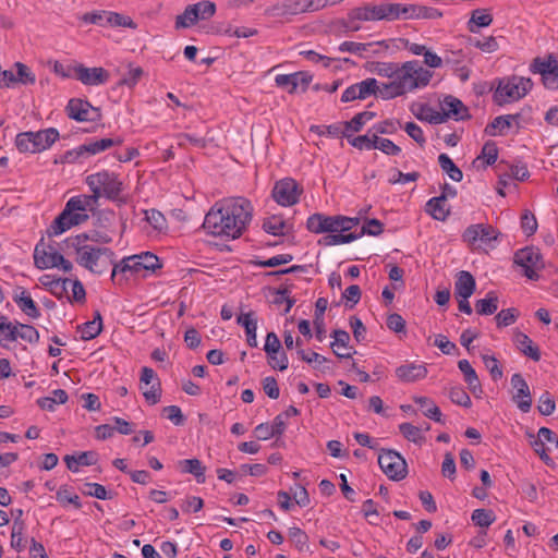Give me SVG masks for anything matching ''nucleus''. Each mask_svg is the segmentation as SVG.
I'll list each match as a JSON object with an SVG mask.
<instances>
[{"instance_id": "f257e3e1", "label": "nucleus", "mask_w": 558, "mask_h": 558, "mask_svg": "<svg viewBox=\"0 0 558 558\" xmlns=\"http://www.w3.org/2000/svg\"><path fill=\"white\" fill-rule=\"evenodd\" d=\"M253 217V206L244 197L216 203L206 214L203 229L214 236L240 238Z\"/></svg>"}, {"instance_id": "f03ea898", "label": "nucleus", "mask_w": 558, "mask_h": 558, "mask_svg": "<svg viewBox=\"0 0 558 558\" xmlns=\"http://www.w3.org/2000/svg\"><path fill=\"white\" fill-rule=\"evenodd\" d=\"M86 184L92 191L90 198L94 203L100 197L114 202L118 206H123L128 203V197L123 195L124 183L119 179V175L108 170H102L92 173L86 177Z\"/></svg>"}, {"instance_id": "7ed1b4c3", "label": "nucleus", "mask_w": 558, "mask_h": 558, "mask_svg": "<svg viewBox=\"0 0 558 558\" xmlns=\"http://www.w3.org/2000/svg\"><path fill=\"white\" fill-rule=\"evenodd\" d=\"M432 72L420 65L418 61H407L398 66L397 73L390 78L402 95L416 88L428 85L432 78Z\"/></svg>"}, {"instance_id": "20e7f679", "label": "nucleus", "mask_w": 558, "mask_h": 558, "mask_svg": "<svg viewBox=\"0 0 558 558\" xmlns=\"http://www.w3.org/2000/svg\"><path fill=\"white\" fill-rule=\"evenodd\" d=\"M533 87V82L527 77L512 76L504 84L499 81L498 87L494 94V100L498 106L512 100H519L524 97Z\"/></svg>"}, {"instance_id": "39448f33", "label": "nucleus", "mask_w": 558, "mask_h": 558, "mask_svg": "<svg viewBox=\"0 0 558 558\" xmlns=\"http://www.w3.org/2000/svg\"><path fill=\"white\" fill-rule=\"evenodd\" d=\"M378 464L386 476L399 482L408 475V464L405 459L396 450L380 449L378 454Z\"/></svg>"}, {"instance_id": "423d86ee", "label": "nucleus", "mask_w": 558, "mask_h": 558, "mask_svg": "<svg viewBox=\"0 0 558 558\" xmlns=\"http://www.w3.org/2000/svg\"><path fill=\"white\" fill-rule=\"evenodd\" d=\"M513 260L524 269L523 275L530 280H538V270L545 267L539 250L534 246L517 251Z\"/></svg>"}, {"instance_id": "0eeeda50", "label": "nucleus", "mask_w": 558, "mask_h": 558, "mask_svg": "<svg viewBox=\"0 0 558 558\" xmlns=\"http://www.w3.org/2000/svg\"><path fill=\"white\" fill-rule=\"evenodd\" d=\"M302 193L303 187L292 178L279 180L271 191L274 199L281 206L295 205Z\"/></svg>"}, {"instance_id": "6e6552de", "label": "nucleus", "mask_w": 558, "mask_h": 558, "mask_svg": "<svg viewBox=\"0 0 558 558\" xmlns=\"http://www.w3.org/2000/svg\"><path fill=\"white\" fill-rule=\"evenodd\" d=\"M531 71L542 75V81L547 88H558V62L550 54L548 58H535L531 64Z\"/></svg>"}, {"instance_id": "1a4fd4ad", "label": "nucleus", "mask_w": 558, "mask_h": 558, "mask_svg": "<svg viewBox=\"0 0 558 558\" xmlns=\"http://www.w3.org/2000/svg\"><path fill=\"white\" fill-rule=\"evenodd\" d=\"M66 114L70 119L78 122H95L100 118V110L90 105L89 101L80 98H72L65 107Z\"/></svg>"}, {"instance_id": "9d476101", "label": "nucleus", "mask_w": 558, "mask_h": 558, "mask_svg": "<svg viewBox=\"0 0 558 558\" xmlns=\"http://www.w3.org/2000/svg\"><path fill=\"white\" fill-rule=\"evenodd\" d=\"M499 232L490 225L476 223L469 226L462 233V240L470 246L475 247L480 241L483 244H489L497 240Z\"/></svg>"}, {"instance_id": "9b49d317", "label": "nucleus", "mask_w": 558, "mask_h": 558, "mask_svg": "<svg viewBox=\"0 0 558 558\" xmlns=\"http://www.w3.org/2000/svg\"><path fill=\"white\" fill-rule=\"evenodd\" d=\"M74 77L82 82L84 85L94 86L101 85L108 82L110 74L104 68H87L83 64H77L73 68Z\"/></svg>"}, {"instance_id": "f8f14e48", "label": "nucleus", "mask_w": 558, "mask_h": 558, "mask_svg": "<svg viewBox=\"0 0 558 558\" xmlns=\"http://www.w3.org/2000/svg\"><path fill=\"white\" fill-rule=\"evenodd\" d=\"M511 385L515 389L512 401L523 413H527L532 407V396L527 383L520 373H515L511 376Z\"/></svg>"}, {"instance_id": "ddd939ff", "label": "nucleus", "mask_w": 558, "mask_h": 558, "mask_svg": "<svg viewBox=\"0 0 558 558\" xmlns=\"http://www.w3.org/2000/svg\"><path fill=\"white\" fill-rule=\"evenodd\" d=\"M442 17V12L436 8L402 3V20H436Z\"/></svg>"}, {"instance_id": "4468645a", "label": "nucleus", "mask_w": 558, "mask_h": 558, "mask_svg": "<svg viewBox=\"0 0 558 558\" xmlns=\"http://www.w3.org/2000/svg\"><path fill=\"white\" fill-rule=\"evenodd\" d=\"M397 378L405 384L424 379L427 376V367L424 363H405L395 371Z\"/></svg>"}, {"instance_id": "2eb2a0df", "label": "nucleus", "mask_w": 558, "mask_h": 558, "mask_svg": "<svg viewBox=\"0 0 558 558\" xmlns=\"http://www.w3.org/2000/svg\"><path fill=\"white\" fill-rule=\"evenodd\" d=\"M43 242L44 240L41 239L34 250L35 266L39 269L58 267V264L61 263L63 255L57 251L47 252L44 247H41Z\"/></svg>"}, {"instance_id": "dca6fc26", "label": "nucleus", "mask_w": 558, "mask_h": 558, "mask_svg": "<svg viewBox=\"0 0 558 558\" xmlns=\"http://www.w3.org/2000/svg\"><path fill=\"white\" fill-rule=\"evenodd\" d=\"M88 215L86 213L78 211H70V216H66L64 220L61 221V225L58 223V217L53 220L47 233L49 236L59 235L71 227L78 226L88 220Z\"/></svg>"}, {"instance_id": "f3484780", "label": "nucleus", "mask_w": 558, "mask_h": 558, "mask_svg": "<svg viewBox=\"0 0 558 558\" xmlns=\"http://www.w3.org/2000/svg\"><path fill=\"white\" fill-rule=\"evenodd\" d=\"M333 216H327L324 214H313L307 218L306 228L310 232L320 234V233H333L335 230Z\"/></svg>"}, {"instance_id": "a211bd4d", "label": "nucleus", "mask_w": 558, "mask_h": 558, "mask_svg": "<svg viewBox=\"0 0 558 558\" xmlns=\"http://www.w3.org/2000/svg\"><path fill=\"white\" fill-rule=\"evenodd\" d=\"M69 248H73L77 254L76 263L92 272H98L95 266L98 262V254L96 247L92 245H70Z\"/></svg>"}, {"instance_id": "6ab92c4d", "label": "nucleus", "mask_w": 558, "mask_h": 558, "mask_svg": "<svg viewBox=\"0 0 558 558\" xmlns=\"http://www.w3.org/2000/svg\"><path fill=\"white\" fill-rule=\"evenodd\" d=\"M513 342L523 355L530 357L534 362H538L541 360L542 354L539 348L534 344L526 333L517 330L514 332Z\"/></svg>"}, {"instance_id": "aec40b11", "label": "nucleus", "mask_w": 558, "mask_h": 558, "mask_svg": "<svg viewBox=\"0 0 558 558\" xmlns=\"http://www.w3.org/2000/svg\"><path fill=\"white\" fill-rule=\"evenodd\" d=\"M306 12L300 0H286L266 9V14L274 17H281L288 14L294 15Z\"/></svg>"}, {"instance_id": "412c9836", "label": "nucleus", "mask_w": 558, "mask_h": 558, "mask_svg": "<svg viewBox=\"0 0 558 558\" xmlns=\"http://www.w3.org/2000/svg\"><path fill=\"white\" fill-rule=\"evenodd\" d=\"M442 110L445 113H448V118H453L457 121L471 118L468 107L460 99L451 95L445 97Z\"/></svg>"}, {"instance_id": "4be33fe9", "label": "nucleus", "mask_w": 558, "mask_h": 558, "mask_svg": "<svg viewBox=\"0 0 558 558\" xmlns=\"http://www.w3.org/2000/svg\"><path fill=\"white\" fill-rule=\"evenodd\" d=\"M381 4L379 3H365L361 7L351 10V17L357 19L362 22H377L383 21Z\"/></svg>"}, {"instance_id": "5701e85b", "label": "nucleus", "mask_w": 558, "mask_h": 558, "mask_svg": "<svg viewBox=\"0 0 558 558\" xmlns=\"http://www.w3.org/2000/svg\"><path fill=\"white\" fill-rule=\"evenodd\" d=\"M476 289V282L474 277L465 270H461L457 275L454 283L456 298H470Z\"/></svg>"}, {"instance_id": "b1692460", "label": "nucleus", "mask_w": 558, "mask_h": 558, "mask_svg": "<svg viewBox=\"0 0 558 558\" xmlns=\"http://www.w3.org/2000/svg\"><path fill=\"white\" fill-rule=\"evenodd\" d=\"M375 46H378V47L384 46L385 49H388V45L386 44V41L381 40V41H377V43H366V44L355 43V41H343L339 46V50L342 52H351V53L357 54L360 57H364L365 52H372L374 54L378 53L379 52L378 49H372Z\"/></svg>"}, {"instance_id": "393cba45", "label": "nucleus", "mask_w": 558, "mask_h": 558, "mask_svg": "<svg viewBox=\"0 0 558 558\" xmlns=\"http://www.w3.org/2000/svg\"><path fill=\"white\" fill-rule=\"evenodd\" d=\"M86 241H93L97 243L107 244L112 241L111 236L105 232L93 230L90 232L80 233L75 236L68 238L64 243L66 246L70 245H86Z\"/></svg>"}, {"instance_id": "a878e982", "label": "nucleus", "mask_w": 558, "mask_h": 558, "mask_svg": "<svg viewBox=\"0 0 558 558\" xmlns=\"http://www.w3.org/2000/svg\"><path fill=\"white\" fill-rule=\"evenodd\" d=\"M59 138V132L54 128L33 132L34 153L49 148Z\"/></svg>"}, {"instance_id": "bb28decb", "label": "nucleus", "mask_w": 558, "mask_h": 558, "mask_svg": "<svg viewBox=\"0 0 558 558\" xmlns=\"http://www.w3.org/2000/svg\"><path fill=\"white\" fill-rule=\"evenodd\" d=\"M92 203H94V201L90 198V195L71 197L66 202L64 209L58 216V223L61 225V221L64 220L66 216H70V211L85 213Z\"/></svg>"}, {"instance_id": "cd10ccee", "label": "nucleus", "mask_w": 558, "mask_h": 558, "mask_svg": "<svg viewBox=\"0 0 558 558\" xmlns=\"http://www.w3.org/2000/svg\"><path fill=\"white\" fill-rule=\"evenodd\" d=\"M20 326L19 323L14 325L8 319L7 316H0V344L3 348H8L9 342L15 341L20 338Z\"/></svg>"}, {"instance_id": "c85d7f7f", "label": "nucleus", "mask_w": 558, "mask_h": 558, "mask_svg": "<svg viewBox=\"0 0 558 558\" xmlns=\"http://www.w3.org/2000/svg\"><path fill=\"white\" fill-rule=\"evenodd\" d=\"M39 280L58 299H62L68 293V283L71 282L68 278H53L50 275H45Z\"/></svg>"}, {"instance_id": "c756f323", "label": "nucleus", "mask_w": 558, "mask_h": 558, "mask_svg": "<svg viewBox=\"0 0 558 558\" xmlns=\"http://www.w3.org/2000/svg\"><path fill=\"white\" fill-rule=\"evenodd\" d=\"M78 329L81 330L82 340L86 341L96 338L102 330V317L100 312L98 310L95 311L93 320L78 326Z\"/></svg>"}, {"instance_id": "7c9ffc66", "label": "nucleus", "mask_w": 558, "mask_h": 558, "mask_svg": "<svg viewBox=\"0 0 558 558\" xmlns=\"http://www.w3.org/2000/svg\"><path fill=\"white\" fill-rule=\"evenodd\" d=\"M13 300L17 304L20 310L27 316L32 318H38L40 316V312L36 303L34 302V300L31 298L26 290L22 289L21 294H14Z\"/></svg>"}, {"instance_id": "2f4dec72", "label": "nucleus", "mask_w": 558, "mask_h": 558, "mask_svg": "<svg viewBox=\"0 0 558 558\" xmlns=\"http://www.w3.org/2000/svg\"><path fill=\"white\" fill-rule=\"evenodd\" d=\"M145 268H142V260L137 258V255L129 256L123 258L119 264H114L111 279L114 281L119 272L124 274L130 271L132 274H138Z\"/></svg>"}, {"instance_id": "473e14b6", "label": "nucleus", "mask_w": 558, "mask_h": 558, "mask_svg": "<svg viewBox=\"0 0 558 558\" xmlns=\"http://www.w3.org/2000/svg\"><path fill=\"white\" fill-rule=\"evenodd\" d=\"M26 524L24 520H14L11 532V547L21 553L25 549L27 539L24 537Z\"/></svg>"}, {"instance_id": "72a5a7b5", "label": "nucleus", "mask_w": 558, "mask_h": 558, "mask_svg": "<svg viewBox=\"0 0 558 558\" xmlns=\"http://www.w3.org/2000/svg\"><path fill=\"white\" fill-rule=\"evenodd\" d=\"M445 196L432 197L426 203V213L436 220L445 221L450 215V209L445 208Z\"/></svg>"}, {"instance_id": "f704fd0d", "label": "nucleus", "mask_w": 558, "mask_h": 558, "mask_svg": "<svg viewBox=\"0 0 558 558\" xmlns=\"http://www.w3.org/2000/svg\"><path fill=\"white\" fill-rule=\"evenodd\" d=\"M520 117V113L498 116L493 120V122L486 125L485 133L489 136H496L497 129L502 133L504 130L510 129L512 126V122L518 121Z\"/></svg>"}, {"instance_id": "c9c22d12", "label": "nucleus", "mask_w": 558, "mask_h": 558, "mask_svg": "<svg viewBox=\"0 0 558 558\" xmlns=\"http://www.w3.org/2000/svg\"><path fill=\"white\" fill-rule=\"evenodd\" d=\"M493 23V15L484 9L473 10L471 19L468 22V28L471 33H477L480 27H487Z\"/></svg>"}, {"instance_id": "e433bc0d", "label": "nucleus", "mask_w": 558, "mask_h": 558, "mask_svg": "<svg viewBox=\"0 0 558 558\" xmlns=\"http://www.w3.org/2000/svg\"><path fill=\"white\" fill-rule=\"evenodd\" d=\"M499 306V300L494 291H489L485 299L477 300L475 311L478 315H493Z\"/></svg>"}, {"instance_id": "4c0bfd02", "label": "nucleus", "mask_w": 558, "mask_h": 558, "mask_svg": "<svg viewBox=\"0 0 558 558\" xmlns=\"http://www.w3.org/2000/svg\"><path fill=\"white\" fill-rule=\"evenodd\" d=\"M179 465L183 473L193 474L198 483L205 482V468L202 465V462L198 459L194 458L181 460L179 461Z\"/></svg>"}, {"instance_id": "58836bf2", "label": "nucleus", "mask_w": 558, "mask_h": 558, "mask_svg": "<svg viewBox=\"0 0 558 558\" xmlns=\"http://www.w3.org/2000/svg\"><path fill=\"white\" fill-rule=\"evenodd\" d=\"M123 143V140L121 137L116 138H101L86 145L85 150L88 153L89 156L96 155L98 153H101L104 150H107L113 146H120Z\"/></svg>"}, {"instance_id": "ea45409f", "label": "nucleus", "mask_w": 558, "mask_h": 558, "mask_svg": "<svg viewBox=\"0 0 558 558\" xmlns=\"http://www.w3.org/2000/svg\"><path fill=\"white\" fill-rule=\"evenodd\" d=\"M438 163L441 170L445 171L451 180L460 182L463 179V172L454 165L447 154H440L438 156Z\"/></svg>"}, {"instance_id": "a19ab883", "label": "nucleus", "mask_w": 558, "mask_h": 558, "mask_svg": "<svg viewBox=\"0 0 558 558\" xmlns=\"http://www.w3.org/2000/svg\"><path fill=\"white\" fill-rule=\"evenodd\" d=\"M359 238H360V235H357V233H348V234L338 233V234H335V232H333V233H329V234L324 235L323 238H320L318 240V244L325 245V246H331V245H338V244H347V243H351V242L355 241Z\"/></svg>"}, {"instance_id": "79ce46f5", "label": "nucleus", "mask_w": 558, "mask_h": 558, "mask_svg": "<svg viewBox=\"0 0 558 558\" xmlns=\"http://www.w3.org/2000/svg\"><path fill=\"white\" fill-rule=\"evenodd\" d=\"M331 337L335 339L330 343V347H331L333 353L339 359H350L352 356L351 353H340L338 350L335 349V347H344V348L348 347V343L350 341L349 332L345 330H342V329H335L331 333Z\"/></svg>"}, {"instance_id": "37998d69", "label": "nucleus", "mask_w": 558, "mask_h": 558, "mask_svg": "<svg viewBox=\"0 0 558 558\" xmlns=\"http://www.w3.org/2000/svg\"><path fill=\"white\" fill-rule=\"evenodd\" d=\"M376 117V112L362 111L356 113L350 121L343 123L345 131L360 132L367 121L373 120Z\"/></svg>"}, {"instance_id": "c03bdc74", "label": "nucleus", "mask_w": 558, "mask_h": 558, "mask_svg": "<svg viewBox=\"0 0 558 558\" xmlns=\"http://www.w3.org/2000/svg\"><path fill=\"white\" fill-rule=\"evenodd\" d=\"M413 401L421 407L430 404V407H427L426 411H424V415L437 423H444L440 409L429 398L415 396L413 397Z\"/></svg>"}, {"instance_id": "a18cd8bd", "label": "nucleus", "mask_w": 558, "mask_h": 558, "mask_svg": "<svg viewBox=\"0 0 558 558\" xmlns=\"http://www.w3.org/2000/svg\"><path fill=\"white\" fill-rule=\"evenodd\" d=\"M287 222L279 216H272L263 221V230L268 234L278 236L284 235V228Z\"/></svg>"}, {"instance_id": "49530a36", "label": "nucleus", "mask_w": 558, "mask_h": 558, "mask_svg": "<svg viewBox=\"0 0 558 558\" xmlns=\"http://www.w3.org/2000/svg\"><path fill=\"white\" fill-rule=\"evenodd\" d=\"M383 21L393 22L402 20V3H393L388 1L380 2Z\"/></svg>"}, {"instance_id": "de8ad7c7", "label": "nucleus", "mask_w": 558, "mask_h": 558, "mask_svg": "<svg viewBox=\"0 0 558 558\" xmlns=\"http://www.w3.org/2000/svg\"><path fill=\"white\" fill-rule=\"evenodd\" d=\"M129 71L117 83V86H128L133 88L142 78L144 70L141 66H133L132 63L128 64Z\"/></svg>"}, {"instance_id": "09e8293b", "label": "nucleus", "mask_w": 558, "mask_h": 558, "mask_svg": "<svg viewBox=\"0 0 558 558\" xmlns=\"http://www.w3.org/2000/svg\"><path fill=\"white\" fill-rule=\"evenodd\" d=\"M197 15L195 14V10L192 4H189L182 14H179L175 17L174 27L177 29L180 28H189L197 23Z\"/></svg>"}, {"instance_id": "8fccbe9b", "label": "nucleus", "mask_w": 558, "mask_h": 558, "mask_svg": "<svg viewBox=\"0 0 558 558\" xmlns=\"http://www.w3.org/2000/svg\"><path fill=\"white\" fill-rule=\"evenodd\" d=\"M471 519L475 525L488 527L496 520V515L490 509H475Z\"/></svg>"}, {"instance_id": "3c124183", "label": "nucleus", "mask_w": 558, "mask_h": 558, "mask_svg": "<svg viewBox=\"0 0 558 558\" xmlns=\"http://www.w3.org/2000/svg\"><path fill=\"white\" fill-rule=\"evenodd\" d=\"M399 65L396 62H372L368 70L379 76L391 78L397 73Z\"/></svg>"}, {"instance_id": "603ef678", "label": "nucleus", "mask_w": 558, "mask_h": 558, "mask_svg": "<svg viewBox=\"0 0 558 558\" xmlns=\"http://www.w3.org/2000/svg\"><path fill=\"white\" fill-rule=\"evenodd\" d=\"M107 24L112 27H129L133 29L137 27V24L130 16L111 11H108Z\"/></svg>"}, {"instance_id": "864d4df0", "label": "nucleus", "mask_w": 558, "mask_h": 558, "mask_svg": "<svg viewBox=\"0 0 558 558\" xmlns=\"http://www.w3.org/2000/svg\"><path fill=\"white\" fill-rule=\"evenodd\" d=\"M86 145L83 144L76 148L65 151L62 156L54 159V163H74L83 157L89 156L85 150Z\"/></svg>"}, {"instance_id": "5fc2aeb1", "label": "nucleus", "mask_w": 558, "mask_h": 558, "mask_svg": "<svg viewBox=\"0 0 558 558\" xmlns=\"http://www.w3.org/2000/svg\"><path fill=\"white\" fill-rule=\"evenodd\" d=\"M448 396L454 404H458L463 408H470L472 405L470 396L461 386L451 387L449 389Z\"/></svg>"}, {"instance_id": "6e6d98bb", "label": "nucleus", "mask_w": 558, "mask_h": 558, "mask_svg": "<svg viewBox=\"0 0 558 558\" xmlns=\"http://www.w3.org/2000/svg\"><path fill=\"white\" fill-rule=\"evenodd\" d=\"M137 258L142 260V268H145L146 271L155 274L158 269L162 268L159 257L151 252H142L137 255Z\"/></svg>"}, {"instance_id": "4d7b16f0", "label": "nucleus", "mask_w": 558, "mask_h": 558, "mask_svg": "<svg viewBox=\"0 0 558 558\" xmlns=\"http://www.w3.org/2000/svg\"><path fill=\"white\" fill-rule=\"evenodd\" d=\"M192 7L195 10V14L197 15V21L208 20L216 13V4L209 0L199 1L192 4Z\"/></svg>"}, {"instance_id": "13d9d810", "label": "nucleus", "mask_w": 558, "mask_h": 558, "mask_svg": "<svg viewBox=\"0 0 558 558\" xmlns=\"http://www.w3.org/2000/svg\"><path fill=\"white\" fill-rule=\"evenodd\" d=\"M14 65L16 68L15 84L16 83H21L23 85L35 84V82H36L35 74L31 71V69L26 64H24L22 62H16Z\"/></svg>"}, {"instance_id": "bf43d9fd", "label": "nucleus", "mask_w": 558, "mask_h": 558, "mask_svg": "<svg viewBox=\"0 0 558 558\" xmlns=\"http://www.w3.org/2000/svg\"><path fill=\"white\" fill-rule=\"evenodd\" d=\"M357 84V96L360 99H366L371 95H377V90L379 89V85L376 78L368 77Z\"/></svg>"}, {"instance_id": "052dcab7", "label": "nucleus", "mask_w": 558, "mask_h": 558, "mask_svg": "<svg viewBox=\"0 0 558 558\" xmlns=\"http://www.w3.org/2000/svg\"><path fill=\"white\" fill-rule=\"evenodd\" d=\"M281 349L282 347L278 336L274 331L268 332L264 345V351L267 353L268 359L276 360Z\"/></svg>"}, {"instance_id": "680f3d73", "label": "nucleus", "mask_w": 558, "mask_h": 558, "mask_svg": "<svg viewBox=\"0 0 558 558\" xmlns=\"http://www.w3.org/2000/svg\"><path fill=\"white\" fill-rule=\"evenodd\" d=\"M293 259L291 254H280L272 256L266 260H252L251 264L263 268H274L290 263Z\"/></svg>"}, {"instance_id": "e2e57ef3", "label": "nucleus", "mask_w": 558, "mask_h": 558, "mask_svg": "<svg viewBox=\"0 0 558 558\" xmlns=\"http://www.w3.org/2000/svg\"><path fill=\"white\" fill-rule=\"evenodd\" d=\"M519 317V312L514 307H510L507 310H501L496 316V324L497 327H507L515 323L517 318Z\"/></svg>"}, {"instance_id": "0e129e2a", "label": "nucleus", "mask_w": 558, "mask_h": 558, "mask_svg": "<svg viewBox=\"0 0 558 558\" xmlns=\"http://www.w3.org/2000/svg\"><path fill=\"white\" fill-rule=\"evenodd\" d=\"M399 430L409 441L421 444L424 440L421 429L411 423H402L399 425Z\"/></svg>"}, {"instance_id": "69168bd1", "label": "nucleus", "mask_w": 558, "mask_h": 558, "mask_svg": "<svg viewBox=\"0 0 558 558\" xmlns=\"http://www.w3.org/2000/svg\"><path fill=\"white\" fill-rule=\"evenodd\" d=\"M555 409H556V401H555L554 397L550 395V392L545 391L538 399V404H537L538 412L544 416H548L555 412Z\"/></svg>"}, {"instance_id": "338daca9", "label": "nucleus", "mask_w": 558, "mask_h": 558, "mask_svg": "<svg viewBox=\"0 0 558 558\" xmlns=\"http://www.w3.org/2000/svg\"><path fill=\"white\" fill-rule=\"evenodd\" d=\"M376 134H373L372 136H369V133L365 134V135H359L356 137H353V138H348L349 140V143L357 148V149H367V150H371V149H374V147L376 146Z\"/></svg>"}, {"instance_id": "774afa93", "label": "nucleus", "mask_w": 558, "mask_h": 558, "mask_svg": "<svg viewBox=\"0 0 558 558\" xmlns=\"http://www.w3.org/2000/svg\"><path fill=\"white\" fill-rule=\"evenodd\" d=\"M15 145L21 153H34L33 132H23L17 134Z\"/></svg>"}]
</instances>
